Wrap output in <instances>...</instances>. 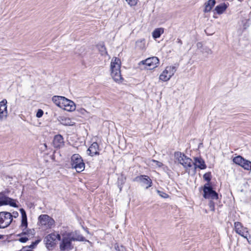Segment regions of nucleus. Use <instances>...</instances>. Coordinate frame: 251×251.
<instances>
[{
	"label": "nucleus",
	"instance_id": "29",
	"mask_svg": "<svg viewBox=\"0 0 251 251\" xmlns=\"http://www.w3.org/2000/svg\"><path fill=\"white\" fill-rule=\"evenodd\" d=\"M76 111L79 114L83 117H88L90 115V112L82 107H78Z\"/></svg>",
	"mask_w": 251,
	"mask_h": 251
},
{
	"label": "nucleus",
	"instance_id": "32",
	"mask_svg": "<svg viewBox=\"0 0 251 251\" xmlns=\"http://www.w3.org/2000/svg\"><path fill=\"white\" fill-rule=\"evenodd\" d=\"M99 50L101 55H105L107 54V52L106 51V48L103 45L100 46Z\"/></svg>",
	"mask_w": 251,
	"mask_h": 251
},
{
	"label": "nucleus",
	"instance_id": "21",
	"mask_svg": "<svg viewBox=\"0 0 251 251\" xmlns=\"http://www.w3.org/2000/svg\"><path fill=\"white\" fill-rule=\"evenodd\" d=\"M215 4V0H208L204 4L203 12L204 13L210 12Z\"/></svg>",
	"mask_w": 251,
	"mask_h": 251
},
{
	"label": "nucleus",
	"instance_id": "11",
	"mask_svg": "<svg viewBox=\"0 0 251 251\" xmlns=\"http://www.w3.org/2000/svg\"><path fill=\"white\" fill-rule=\"evenodd\" d=\"M34 235V231L32 229L27 230L26 231H23L21 233L18 235V236L19 237L18 240L21 243H24L31 239Z\"/></svg>",
	"mask_w": 251,
	"mask_h": 251
},
{
	"label": "nucleus",
	"instance_id": "19",
	"mask_svg": "<svg viewBox=\"0 0 251 251\" xmlns=\"http://www.w3.org/2000/svg\"><path fill=\"white\" fill-rule=\"evenodd\" d=\"M20 210L22 215V223L21 225V228L24 231L26 229L27 226L26 214L24 209L21 208Z\"/></svg>",
	"mask_w": 251,
	"mask_h": 251
},
{
	"label": "nucleus",
	"instance_id": "4",
	"mask_svg": "<svg viewBox=\"0 0 251 251\" xmlns=\"http://www.w3.org/2000/svg\"><path fill=\"white\" fill-rule=\"evenodd\" d=\"M175 162H177L185 168L187 169L192 167L193 162L191 158L187 157L181 152H176L174 154Z\"/></svg>",
	"mask_w": 251,
	"mask_h": 251
},
{
	"label": "nucleus",
	"instance_id": "37",
	"mask_svg": "<svg viewBox=\"0 0 251 251\" xmlns=\"http://www.w3.org/2000/svg\"><path fill=\"white\" fill-rule=\"evenodd\" d=\"M203 50L202 51L203 53L205 52L207 54H211L212 53L211 50L207 47L203 48Z\"/></svg>",
	"mask_w": 251,
	"mask_h": 251
},
{
	"label": "nucleus",
	"instance_id": "40",
	"mask_svg": "<svg viewBox=\"0 0 251 251\" xmlns=\"http://www.w3.org/2000/svg\"><path fill=\"white\" fill-rule=\"evenodd\" d=\"M209 207L210 208L211 210L214 211V204L213 202L210 201L209 203Z\"/></svg>",
	"mask_w": 251,
	"mask_h": 251
},
{
	"label": "nucleus",
	"instance_id": "43",
	"mask_svg": "<svg viewBox=\"0 0 251 251\" xmlns=\"http://www.w3.org/2000/svg\"><path fill=\"white\" fill-rule=\"evenodd\" d=\"M43 146H44V148H45L44 150H47V144H44Z\"/></svg>",
	"mask_w": 251,
	"mask_h": 251
},
{
	"label": "nucleus",
	"instance_id": "44",
	"mask_svg": "<svg viewBox=\"0 0 251 251\" xmlns=\"http://www.w3.org/2000/svg\"><path fill=\"white\" fill-rule=\"evenodd\" d=\"M27 249V247H24L22 250H21L20 251H24V250L25 249Z\"/></svg>",
	"mask_w": 251,
	"mask_h": 251
},
{
	"label": "nucleus",
	"instance_id": "15",
	"mask_svg": "<svg viewBox=\"0 0 251 251\" xmlns=\"http://www.w3.org/2000/svg\"><path fill=\"white\" fill-rule=\"evenodd\" d=\"M4 205H9L13 207H17L16 201L5 196H0V206Z\"/></svg>",
	"mask_w": 251,
	"mask_h": 251
},
{
	"label": "nucleus",
	"instance_id": "13",
	"mask_svg": "<svg viewBox=\"0 0 251 251\" xmlns=\"http://www.w3.org/2000/svg\"><path fill=\"white\" fill-rule=\"evenodd\" d=\"M7 101L5 99H3L0 101V121L5 120L8 115L7 112Z\"/></svg>",
	"mask_w": 251,
	"mask_h": 251
},
{
	"label": "nucleus",
	"instance_id": "39",
	"mask_svg": "<svg viewBox=\"0 0 251 251\" xmlns=\"http://www.w3.org/2000/svg\"><path fill=\"white\" fill-rule=\"evenodd\" d=\"M203 178L207 181L210 180V174L209 173H206L203 175Z\"/></svg>",
	"mask_w": 251,
	"mask_h": 251
},
{
	"label": "nucleus",
	"instance_id": "26",
	"mask_svg": "<svg viewBox=\"0 0 251 251\" xmlns=\"http://www.w3.org/2000/svg\"><path fill=\"white\" fill-rule=\"evenodd\" d=\"M136 47L140 50H144L146 48V41L144 39H141L136 42Z\"/></svg>",
	"mask_w": 251,
	"mask_h": 251
},
{
	"label": "nucleus",
	"instance_id": "8",
	"mask_svg": "<svg viewBox=\"0 0 251 251\" xmlns=\"http://www.w3.org/2000/svg\"><path fill=\"white\" fill-rule=\"evenodd\" d=\"M56 240H60L61 236L57 233H52L48 235L45 239L46 247L49 250H51L56 244Z\"/></svg>",
	"mask_w": 251,
	"mask_h": 251
},
{
	"label": "nucleus",
	"instance_id": "25",
	"mask_svg": "<svg viewBox=\"0 0 251 251\" xmlns=\"http://www.w3.org/2000/svg\"><path fill=\"white\" fill-rule=\"evenodd\" d=\"M164 32L163 28L160 27L155 28L152 32V36L154 39H157L160 37L161 35Z\"/></svg>",
	"mask_w": 251,
	"mask_h": 251
},
{
	"label": "nucleus",
	"instance_id": "34",
	"mask_svg": "<svg viewBox=\"0 0 251 251\" xmlns=\"http://www.w3.org/2000/svg\"><path fill=\"white\" fill-rule=\"evenodd\" d=\"M157 192L158 194L163 198H168L169 197V195L164 192L157 190Z\"/></svg>",
	"mask_w": 251,
	"mask_h": 251
},
{
	"label": "nucleus",
	"instance_id": "31",
	"mask_svg": "<svg viewBox=\"0 0 251 251\" xmlns=\"http://www.w3.org/2000/svg\"><path fill=\"white\" fill-rule=\"evenodd\" d=\"M233 161L235 164L239 165L241 164V163H242V161H244V158L242 156L239 155L234 157L233 159Z\"/></svg>",
	"mask_w": 251,
	"mask_h": 251
},
{
	"label": "nucleus",
	"instance_id": "16",
	"mask_svg": "<svg viewBox=\"0 0 251 251\" xmlns=\"http://www.w3.org/2000/svg\"><path fill=\"white\" fill-rule=\"evenodd\" d=\"M121 61L117 57H113L110 63V70L121 71Z\"/></svg>",
	"mask_w": 251,
	"mask_h": 251
},
{
	"label": "nucleus",
	"instance_id": "42",
	"mask_svg": "<svg viewBox=\"0 0 251 251\" xmlns=\"http://www.w3.org/2000/svg\"><path fill=\"white\" fill-rule=\"evenodd\" d=\"M18 213L17 212H16V213H13V215H12V216H13V217L16 218L18 216Z\"/></svg>",
	"mask_w": 251,
	"mask_h": 251
},
{
	"label": "nucleus",
	"instance_id": "3",
	"mask_svg": "<svg viewBox=\"0 0 251 251\" xmlns=\"http://www.w3.org/2000/svg\"><path fill=\"white\" fill-rule=\"evenodd\" d=\"M71 165L73 169H75L77 172H81L85 169V164L78 154H74L71 157Z\"/></svg>",
	"mask_w": 251,
	"mask_h": 251
},
{
	"label": "nucleus",
	"instance_id": "20",
	"mask_svg": "<svg viewBox=\"0 0 251 251\" xmlns=\"http://www.w3.org/2000/svg\"><path fill=\"white\" fill-rule=\"evenodd\" d=\"M53 145L55 148H60L64 145L63 137L61 135H56L54 136Z\"/></svg>",
	"mask_w": 251,
	"mask_h": 251
},
{
	"label": "nucleus",
	"instance_id": "6",
	"mask_svg": "<svg viewBox=\"0 0 251 251\" xmlns=\"http://www.w3.org/2000/svg\"><path fill=\"white\" fill-rule=\"evenodd\" d=\"M39 225L46 228H50L55 225L54 220L46 214L41 215L38 217Z\"/></svg>",
	"mask_w": 251,
	"mask_h": 251
},
{
	"label": "nucleus",
	"instance_id": "33",
	"mask_svg": "<svg viewBox=\"0 0 251 251\" xmlns=\"http://www.w3.org/2000/svg\"><path fill=\"white\" fill-rule=\"evenodd\" d=\"M41 240H37L35 242H33L32 244L29 246H27V248H29L31 249H35L36 246L40 242Z\"/></svg>",
	"mask_w": 251,
	"mask_h": 251
},
{
	"label": "nucleus",
	"instance_id": "12",
	"mask_svg": "<svg viewBox=\"0 0 251 251\" xmlns=\"http://www.w3.org/2000/svg\"><path fill=\"white\" fill-rule=\"evenodd\" d=\"M134 181L141 183L143 186L146 187V189L151 187L152 185L151 179L148 176L145 175H142L135 177Z\"/></svg>",
	"mask_w": 251,
	"mask_h": 251
},
{
	"label": "nucleus",
	"instance_id": "28",
	"mask_svg": "<svg viewBox=\"0 0 251 251\" xmlns=\"http://www.w3.org/2000/svg\"><path fill=\"white\" fill-rule=\"evenodd\" d=\"M239 166L243 167L244 169L251 170V162L244 159V161Z\"/></svg>",
	"mask_w": 251,
	"mask_h": 251
},
{
	"label": "nucleus",
	"instance_id": "46",
	"mask_svg": "<svg viewBox=\"0 0 251 251\" xmlns=\"http://www.w3.org/2000/svg\"><path fill=\"white\" fill-rule=\"evenodd\" d=\"M201 43H198V46H199V45H201Z\"/></svg>",
	"mask_w": 251,
	"mask_h": 251
},
{
	"label": "nucleus",
	"instance_id": "5",
	"mask_svg": "<svg viewBox=\"0 0 251 251\" xmlns=\"http://www.w3.org/2000/svg\"><path fill=\"white\" fill-rule=\"evenodd\" d=\"M176 72V68L175 66H167L160 75L159 79L162 81L167 82L174 75Z\"/></svg>",
	"mask_w": 251,
	"mask_h": 251
},
{
	"label": "nucleus",
	"instance_id": "27",
	"mask_svg": "<svg viewBox=\"0 0 251 251\" xmlns=\"http://www.w3.org/2000/svg\"><path fill=\"white\" fill-rule=\"evenodd\" d=\"M239 166L243 167L244 169L251 170V162L244 159V161Z\"/></svg>",
	"mask_w": 251,
	"mask_h": 251
},
{
	"label": "nucleus",
	"instance_id": "9",
	"mask_svg": "<svg viewBox=\"0 0 251 251\" xmlns=\"http://www.w3.org/2000/svg\"><path fill=\"white\" fill-rule=\"evenodd\" d=\"M159 63V60L157 57L148 58L140 62V64L145 65V68L147 70H152L156 68Z\"/></svg>",
	"mask_w": 251,
	"mask_h": 251
},
{
	"label": "nucleus",
	"instance_id": "22",
	"mask_svg": "<svg viewBox=\"0 0 251 251\" xmlns=\"http://www.w3.org/2000/svg\"><path fill=\"white\" fill-rule=\"evenodd\" d=\"M227 8V5L225 3H223L217 5L215 8L214 11L216 12L218 14L221 15L225 12Z\"/></svg>",
	"mask_w": 251,
	"mask_h": 251
},
{
	"label": "nucleus",
	"instance_id": "47",
	"mask_svg": "<svg viewBox=\"0 0 251 251\" xmlns=\"http://www.w3.org/2000/svg\"><path fill=\"white\" fill-rule=\"evenodd\" d=\"M1 236H2L1 235H0V239L1 238Z\"/></svg>",
	"mask_w": 251,
	"mask_h": 251
},
{
	"label": "nucleus",
	"instance_id": "7",
	"mask_svg": "<svg viewBox=\"0 0 251 251\" xmlns=\"http://www.w3.org/2000/svg\"><path fill=\"white\" fill-rule=\"evenodd\" d=\"M13 220V216L8 212H0V228H4L8 227Z\"/></svg>",
	"mask_w": 251,
	"mask_h": 251
},
{
	"label": "nucleus",
	"instance_id": "38",
	"mask_svg": "<svg viewBox=\"0 0 251 251\" xmlns=\"http://www.w3.org/2000/svg\"><path fill=\"white\" fill-rule=\"evenodd\" d=\"M115 248L117 251H126L125 248L122 246H119L117 245L116 247H115Z\"/></svg>",
	"mask_w": 251,
	"mask_h": 251
},
{
	"label": "nucleus",
	"instance_id": "36",
	"mask_svg": "<svg viewBox=\"0 0 251 251\" xmlns=\"http://www.w3.org/2000/svg\"><path fill=\"white\" fill-rule=\"evenodd\" d=\"M43 114H44L43 111L42 109H39L38 110V111L36 113V116L37 118H41L43 115Z\"/></svg>",
	"mask_w": 251,
	"mask_h": 251
},
{
	"label": "nucleus",
	"instance_id": "18",
	"mask_svg": "<svg viewBox=\"0 0 251 251\" xmlns=\"http://www.w3.org/2000/svg\"><path fill=\"white\" fill-rule=\"evenodd\" d=\"M110 75L114 80L117 83H121L123 80L121 71L110 70Z\"/></svg>",
	"mask_w": 251,
	"mask_h": 251
},
{
	"label": "nucleus",
	"instance_id": "41",
	"mask_svg": "<svg viewBox=\"0 0 251 251\" xmlns=\"http://www.w3.org/2000/svg\"><path fill=\"white\" fill-rule=\"evenodd\" d=\"M125 179V178L123 177H122L121 178H118V183H120V181L121 180V183H122L123 181H124V180Z\"/></svg>",
	"mask_w": 251,
	"mask_h": 251
},
{
	"label": "nucleus",
	"instance_id": "30",
	"mask_svg": "<svg viewBox=\"0 0 251 251\" xmlns=\"http://www.w3.org/2000/svg\"><path fill=\"white\" fill-rule=\"evenodd\" d=\"M150 165L154 168H160L163 166L162 163L155 160H151L149 163Z\"/></svg>",
	"mask_w": 251,
	"mask_h": 251
},
{
	"label": "nucleus",
	"instance_id": "2",
	"mask_svg": "<svg viewBox=\"0 0 251 251\" xmlns=\"http://www.w3.org/2000/svg\"><path fill=\"white\" fill-rule=\"evenodd\" d=\"M52 100L58 107L67 111H74L76 109L75 103L64 97L54 96L52 98Z\"/></svg>",
	"mask_w": 251,
	"mask_h": 251
},
{
	"label": "nucleus",
	"instance_id": "14",
	"mask_svg": "<svg viewBox=\"0 0 251 251\" xmlns=\"http://www.w3.org/2000/svg\"><path fill=\"white\" fill-rule=\"evenodd\" d=\"M203 196L205 199L212 200L218 199L217 193L213 191L211 187L205 186L203 189Z\"/></svg>",
	"mask_w": 251,
	"mask_h": 251
},
{
	"label": "nucleus",
	"instance_id": "10",
	"mask_svg": "<svg viewBox=\"0 0 251 251\" xmlns=\"http://www.w3.org/2000/svg\"><path fill=\"white\" fill-rule=\"evenodd\" d=\"M235 230L237 233L247 239L248 236L249 234L247 228L244 227L240 222H235L234 223Z\"/></svg>",
	"mask_w": 251,
	"mask_h": 251
},
{
	"label": "nucleus",
	"instance_id": "23",
	"mask_svg": "<svg viewBox=\"0 0 251 251\" xmlns=\"http://www.w3.org/2000/svg\"><path fill=\"white\" fill-rule=\"evenodd\" d=\"M194 165L196 167L199 168L200 169H204L206 167L204 161L200 157L195 158Z\"/></svg>",
	"mask_w": 251,
	"mask_h": 251
},
{
	"label": "nucleus",
	"instance_id": "35",
	"mask_svg": "<svg viewBox=\"0 0 251 251\" xmlns=\"http://www.w3.org/2000/svg\"><path fill=\"white\" fill-rule=\"evenodd\" d=\"M126 1L130 6H135L138 2V0H126Z\"/></svg>",
	"mask_w": 251,
	"mask_h": 251
},
{
	"label": "nucleus",
	"instance_id": "1",
	"mask_svg": "<svg viewBox=\"0 0 251 251\" xmlns=\"http://www.w3.org/2000/svg\"><path fill=\"white\" fill-rule=\"evenodd\" d=\"M62 237L60 243L59 248L61 251H69L73 248L72 241H83V237L77 233L76 232H61Z\"/></svg>",
	"mask_w": 251,
	"mask_h": 251
},
{
	"label": "nucleus",
	"instance_id": "45",
	"mask_svg": "<svg viewBox=\"0 0 251 251\" xmlns=\"http://www.w3.org/2000/svg\"><path fill=\"white\" fill-rule=\"evenodd\" d=\"M178 42L179 43L181 44H182L181 41L180 39L178 40Z\"/></svg>",
	"mask_w": 251,
	"mask_h": 251
},
{
	"label": "nucleus",
	"instance_id": "17",
	"mask_svg": "<svg viewBox=\"0 0 251 251\" xmlns=\"http://www.w3.org/2000/svg\"><path fill=\"white\" fill-rule=\"evenodd\" d=\"M87 153L91 156L99 154V146L97 143L94 142L87 150Z\"/></svg>",
	"mask_w": 251,
	"mask_h": 251
},
{
	"label": "nucleus",
	"instance_id": "24",
	"mask_svg": "<svg viewBox=\"0 0 251 251\" xmlns=\"http://www.w3.org/2000/svg\"><path fill=\"white\" fill-rule=\"evenodd\" d=\"M60 121L61 124L66 126H72L75 124V123L74 121H73L70 118L67 117L61 118Z\"/></svg>",
	"mask_w": 251,
	"mask_h": 251
}]
</instances>
